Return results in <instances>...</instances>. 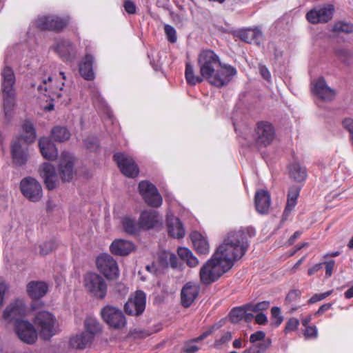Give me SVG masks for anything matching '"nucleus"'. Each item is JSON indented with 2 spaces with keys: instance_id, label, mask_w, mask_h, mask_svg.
I'll use <instances>...</instances> for the list:
<instances>
[{
  "instance_id": "ea45409f",
  "label": "nucleus",
  "mask_w": 353,
  "mask_h": 353,
  "mask_svg": "<svg viewBox=\"0 0 353 353\" xmlns=\"http://www.w3.org/2000/svg\"><path fill=\"white\" fill-rule=\"evenodd\" d=\"M272 344L270 339H267L260 343H252L248 348L245 350L243 353H265Z\"/></svg>"
},
{
  "instance_id": "e2e57ef3",
  "label": "nucleus",
  "mask_w": 353,
  "mask_h": 353,
  "mask_svg": "<svg viewBox=\"0 0 353 353\" xmlns=\"http://www.w3.org/2000/svg\"><path fill=\"white\" fill-rule=\"evenodd\" d=\"M332 303H327L323 304L321 306L319 307L318 310L314 313V316L318 317L321 316L323 313L329 310L332 308Z\"/></svg>"
},
{
  "instance_id": "7c9ffc66",
  "label": "nucleus",
  "mask_w": 353,
  "mask_h": 353,
  "mask_svg": "<svg viewBox=\"0 0 353 353\" xmlns=\"http://www.w3.org/2000/svg\"><path fill=\"white\" fill-rule=\"evenodd\" d=\"M92 341L91 334L83 332L71 337L69 343L72 348L83 350L90 345Z\"/></svg>"
},
{
  "instance_id": "bb28decb",
  "label": "nucleus",
  "mask_w": 353,
  "mask_h": 353,
  "mask_svg": "<svg viewBox=\"0 0 353 353\" xmlns=\"http://www.w3.org/2000/svg\"><path fill=\"white\" fill-rule=\"evenodd\" d=\"M157 222H123V229L128 234L137 235L141 230L153 228Z\"/></svg>"
},
{
  "instance_id": "5701e85b",
  "label": "nucleus",
  "mask_w": 353,
  "mask_h": 353,
  "mask_svg": "<svg viewBox=\"0 0 353 353\" xmlns=\"http://www.w3.org/2000/svg\"><path fill=\"white\" fill-rule=\"evenodd\" d=\"M134 248V245L131 241L121 239L114 240L110 246L111 253L117 256H127L130 254Z\"/></svg>"
},
{
  "instance_id": "412c9836",
  "label": "nucleus",
  "mask_w": 353,
  "mask_h": 353,
  "mask_svg": "<svg viewBox=\"0 0 353 353\" xmlns=\"http://www.w3.org/2000/svg\"><path fill=\"white\" fill-rule=\"evenodd\" d=\"M56 52L65 61H72L76 57V50L72 42L67 39H62L57 42Z\"/></svg>"
},
{
  "instance_id": "49530a36",
  "label": "nucleus",
  "mask_w": 353,
  "mask_h": 353,
  "mask_svg": "<svg viewBox=\"0 0 353 353\" xmlns=\"http://www.w3.org/2000/svg\"><path fill=\"white\" fill-rule=\"evenodd\" d=\"M270 303L268 301H263L255 304H246L245 307L248 311L253 312H262L270 307Z\"/></svg>"
},
{
  "instance_id": "603ef678",
  "label": "nucleus",
  "mask_w": 353,
  "mask_h": 353,
  "mask_svg": "<svg viewBox=\"0 0 353 353\" xmlns=\"http://www.w3.org/2000/svg\"><path fill=\"white\" fill-rule=\"evenodd\" d=\"M271 316L275 327H279L283 321V317L281 315V309L276 306L272 307Z\"/></svg>"
},
{
  "instance_id": "c85d7f7f",
  "label": "nucleus",
  "mask_w": 353,
  "mask_h": 353,
  "mask_svg": "<svg viewBox=\"0 0 353 353\" xmlns=\"http://www.w3.org/2000/svg\"><path fill=\"white\" fill-rule=\"evenodd\" d=\"M39 147L42 156L45 159L52 161L57 157V149L48 138H41L39 141Z\"/></svg>"
},
{
  "instance_id": "13d9d810",
  "label": "nucleus",
  "mask_w": 353,
  "mask_h": 353,
  "mask_svg": "<svg viewBox=\"0 0 353 353\" xmlns=\"http://www.w3.org/2000/svg\"><path fill=\"white\" fill-rule=\"evenodd\" d=\"M305 329L303 332V335L306 339L316 338L318 334L317 328L315 325H310L305 327Z\"/></svg>"
},
{
  "instance_id": "4d7b16f0",
  "label": "nucleus",
  "mask_w": 353,
  "mask_h": 353,
  "mask_svg": "<svg viewBox=\"0 0 353 353\" xmlns=\"http://www.w3.org/2000/svg\"><path fill=\"white\" fill-rule=\"evenodd\" d=\"M268 338L265 337V333L263 331H256L252 334L250 336V342L251 344L260 343L265 341Z\"/></svg>"
},
{
  "instance_id": "a211bd4d",
  "label": "nucleus",
  "mask_w": 353,
  "mask_h": 353,
  "mask_svg": "<svg viewBox=\"0 0 353 353\" xmlns=\"http://www.w3.org/2000/svg\"><path fill=\"white\" fill-rule=\"evenodd\" d=\"M334 7L329 5L319 9H313L308 12L306 18L309 22L315 24L318 23H327L333 15Z\"/></svg>"
},
{
  "instance_id": "423d86ee",
  "label": "nucleus",
  "mask_w": 353,
  "mask_h": 353,
  "mask_svg": "<svg viewBox=\"0 0 353 353\" xmlns=\"http://www.w3.org/2000/svg\"><path fill=\"white\" fill-rule=\"evenodd\" d=\"M98 270L106 279H117L119 276V269L117 261L108 254H101L96 259Z\"/></svg>"
},
{
  "instance_id": "72a5a7b5",
  "label": "nucleus",
  "mask_w": 353,
  "mask_h": 353,
  "mask_svg": "<svg viewBox=\"0 0 353 353\" xmlns=\"http://www.w3.org/2000/svg\"><path fill=\"white\" fill-rule=\"evenodd\" d=\"M159 262L163 267H171L173 269L178 267L179 263L176 256L174 253L168 251H162L159 253Z\"/></svg>"
},
{
  "instance_id": "a878e982",
  "label": "nucleus",
  "mask_w": 353,
  "mask_h": 353,
  "mask_svg": "<svg viewBox=\"0 0 353 353\" xmlns=\"http://www.w3.org/2000/svg\"><path fill=\"white\" fill-rule=\"evenodd\" d=\"M239 37L241 40L259 46L263 41V35L261 31L257 28H248L239 32Z\"/></svg>"
},
{
  "instance_id": "f3484780",
  "label": "nucleus",
  "mask_w": 353,
  "mask_h": 353,
  "mask_svg": "<svg viewBox=\"0 0 353 353\" xmlns=\"http://www.w3.org/2000/svg\"><path fill=\"white\" fill-rule=\"evenodd\" d=\"M74 174V158L68 152H63L59 165V174L63 182L72 180Z\"/></svg>"
},
{
  "instance_id": "473e14b6",
  "label": "nucleus",
  "mask_w": 353,
  "mask_h": 353,
  "mask_svg": "<svg viewBox=\"0 0 353 353\" xmlns=\"http://www.w3.org/2000/svg\"><path fill=\"white\" fill-rule=\"evenodd\" d=\"M179 257L190 268L196 267L199 261L192 252L185 247H179L176 250Z\"/></svg>"
},
{
  "instance_id": "20e7f679",
  "label": "nucleus",
  "mask_w": 353,
  "mask_h": 353,
  "mask_svg": "<svg viewBox=\"0 0 353 353\" xmlns=\"http://www.w3.org/2000/svg\"><path fill=\"white\" fill-rule=\"evenodd\" d=\"M33 323L39 332L40 337L43 340L50 339L57 332V319L48 311L38 312L33 319Z\"/></svg>"
},
{
  "instance_id": "c9c22d12",
  "label": "nucleus",
  "mask_w": 353,
  "mask_h": 353,
  "mask_svg": "<svg viewBox=\"0 0 353 353\" xmlns=\"http://www.w3.org/2000/svg\"><path fill=\"white\" fill-rule=\"evenodd\" d=\"M212 333V328L205 331L199 336L186 341L183 347V351L185 353L196 352L199 350V347L195 345V343L203 340L204 339L207 338L209 335H210Z\"/></svg>"
},
{
  "instance_id": "f8f14e48",
  "label": "nucleus",
  "mask_w": 353,
  "mask_h": 353,
  "mask_svg": "<svg viewBox=\"0 0 353 353\" xmlns=\"http://www.w3.org/2000/svg\"><path fill=\"white\" fill-rule=\"evenodd\" d=\"M29 145L22 139L14 138L11 143V156L12 163L16 166H23L28 162L29 154Z\"/></svg>"
},
{
  "instance_id": "7ed1b4c3",
  "label": "nucleus",
  "mask_w": 353,
  "mask_h": 353,
  "mask_svg": "<svg viewBox=\"0 0 353 353\" xmlns=\"http://www.w3.org/2000/svg\"><path fill=\"white\" fill-rule=\"evenodd\" d=\"M1 76L2 78L1 94L3 99V112L6 119L9 121L12 117V112L16 101L14 88L16 78L14 70L10 66L3 68Z\"/></svg>"
},
{
  "instance_id": "aec40b11",
  "label": "nucleus",
  "mask_w": 353,
  "mask_h": 353,
  "mask_svg": "<svg viewBox=\"0 0 353 353\" xmlns=\"http://www.w3.org/2000/svg\"><path fill=\"white\" fill-rule=\"evenodd\" d=\"M39 172L46 188L49 190H54L56 188L57 178L54 167L50 163H43L40 166Z\"/></svg>"
},
{
  "instance_id": "9b49d317",
  "label": "nucleus",
  "mask_w": 353,
  "mask_h": 353,
  "mask_svg": "<svg viewBox=\"0 0 353 353\" xmlns=\"http://www.w3.org/2000/svg\"><path fill=\"white\" fill-rule=\"evenodd\" d=\"M144 201L150 206L157 208L162 204V197L157 187L148 181H141L138 185Z\"/></svg>"
},
{
  "instance_id": "774afa93",
  "label": "nucleus",
  "mask_w": 353,
  "mask_h": 353,
  "mask_svg": "<svg viewBox=\"0 0 353 353\" xmlns=\"http://www.w3.org/2000/svg\"><path fill=\"white\" fill-rule=\"evenodd\" d=\"M151 334V332L147 330H134L133 335L135 338H145Z\"/></svg>"
},
{
  "instance_id": "de8ad7c7",
  "label": "nucleus",
  "mask_w": 353,
  "mask_h": 353,
  "mask_svg": "<svg viewBox=\"0 0 353 353\" xmlns=\"http://www.w3.org/2000/svg\"><path fill=\"white\" fill-rule=\"evenodd\" d=\"M159 214L154 209H149L141 212L139 221H159Z\"/></svg>"
},
{
  "instance_id": "09e8293b",
  "label": "nucleus",
  "mask_w": 353,
  "mask_h": 353,
  "mask_svg": "<svg viewBox=\"0 0 353 353\" xmlns=\"http://www.w3.org/2000/svg\"><path fill=\"white\" fill-rule=\"evenodd\" d=\"M86 149L92 152H96L99 148V141L95 137H88L83 140Z\"/></svg>"
},
{
  "instance_id": "f03ea898",
  "label": "nucleus",
  "mask_w": 353,
  "mask_h": 353,
  "mask_svg": "<svg viewBox=\"0 0 353 353\" xmlns=\"http://www.w3.org/2000/svg\"><path fill=\"white\" fill-rule=\"evenodd\" d=\"M198 65L203 78L218 88L228 85L236 74L234 67L222 65L219 56L210 50H203L199 54Z\"/></svg>"
},
{
  "instance_id": "37998d69",
  "label": "nucleus",
  "mask_w": 353,
  "mask_h": 353,
  "mask_svg": "<svg viewBox=\"0 0 353 353\" xmlns=\"http://www.w3.org/2000/svg\"><path fill=\"white\" fill-rule=\"evenodd\" d=\"M84 325L85 329L84 332L91 334L92 339H94L95 334L101 331L100 323L96 319L92 317H88L85 321Z\"/></svg>"
},
{
  "instance_id": "5fc2aeb1",
  "label": "nucleus",
  "mask_w": 353,
  "mask_h": 353,
  "mask_svg": "<svg viewBox=\"0 0 353 353\" xmlns=\"http://www.w3.org/2000/svg\"><path fill=\"white\" fill-rule=\"evenodd\" d=\"M164 30L168 40L172 43H175L177 40L175 29L172 26L167 24L164 26Z\"/></svg>"
},
{
  "instance_id": "2eb2a0df",
  "label": "nucleus",
  "mask_w": 353,
  "mask_h": 353,
  "mask_svg": "<svg viewBox=\"0 0 353 353\" xmlns=\"http://www.w3.org/2000/svg\"><path fill=\"white\" fill-rule=\"evenodd\" d=\"M113 158L125 176L134 178L139 174V168L132 157L125 153L118 152L114 154Z\"/></svg>"
},
{
  "instance_id": "1a4fd4ad",
  "label": "nucleus",
  "mask_w": 353,
  "mask_h": 353,
  "mask_svg": "<svg viewBox=\"0 0 353 353\" xmlns=\"http://www.w3.org/2000/svg\"><path fill=\"white\" fill-rule=\"evenodd\" d=\"M20 190L22 194L31 202H38L43 196L41 183L34 178L27 176L20 183Z\"/></svg>"
},
{
  "instance_id": "f704fd0d",
  "label": "nucleus",
  "mask_w": 353,
  "mask_h": 353,
  "mask_svg": "<svg viewBox=\"0 0 353 353\" xmlns=\"http://www.w3.org/2000/svg\"><path fill=\"white\" fill-rule=\"evenodd\" d=\"M23 134L15 138L22 139L24 142L32 143L36 139V131L33 124L30 121H25L22 125Z\"/></svg>"
},
{
  "instance_id": "3c124183",
  "label": "nucleus",
  "mask_w": 353,
  "mask_h": 353,
  "mask_svg": "<svg viewBox=\"0 0 353 353\" xmlns=\"http://www.w3.org/2000/svg\"><path fill=\"white\" fill-rule=\"evenodd\" d=\"M57 247V243L53 241L50 240L49 241H46L40 245V254L41 255H47L52 250H55Z\"/></svg>"
},
{
  "instance_id": "69168bd1",
  "label": "nucleus",
  "mask_w": 353,
  "mask_h": 353,
  "mask_svg": "<svg viewBox=\"0 0 353 353\" xmlns=\"http://www.w3.org/2000/svg\"><path fill=\"white\" fill-rule=\"evenodd\" d=\"M254 320L255 323L259 325H265L268 321L266 315L262 312L258 313L255 316Z\"/></svg>"
},
{
  "instance_id": "4468645a",
  "label": "nucleus",
  "mask_w": 353,
  "mask_h": 353,
  "mask_svg": "<svg viewBox=\"0 0 353 353\" xmlns=\"http://www.w3.org/2000/svg\"><path fill=\"white\" fill-rule=\"evenodd\" d=\"M28 308L23 299L17 298L6 306L3 312L2 317L9 323L22 320L27 314Z\"/></svg>"
},
{
  "instance_id": "ddd939ff",
  "label": "nucleus",
  "mask_w": 353,
  "mask_h": 353,
  "mask_svg": "<svg viewBox=\"0 0 353 353\" xmlns=\"http://www.w3.org/2000/svg\"><path fill=\"white\" fill-rule=\"evenodd\" d=\"M14 330L18 338L25 343L33 344L37 339V332L34 325L26 320H17Z\"/></svg>"
},
{
  "instance_id": "c756f323",
  "label": "nucleus",
  "mask_w": 353,
  "mask_h": 353,
  "mask_svg": "<svg viewBox=\"0 0 353 353\" xmlns=\"http://www.w3.org/2000/svg\"><path fill=\"white\" fill-rule=\"evenodd\" d=\"M301 188L298 185H292L290 188L288 193L287 203L283 212V219H288L293 208L296 205L297 198L299 195Z\"/></svg>"
},
{
  "instance_id": "f257e3e1",
  "label": "nucleus",
  "mask_w": 353,
  "mask_h": 353,
  "mask_svg": "<svg viewBox=\"0 0 353 353\" xmlns=\"http://www.w3.org/2000/svg\"><path fill=\"white\" fill-rule=\"evenodd\" d=\"M254 235L255 231L252 228H248L247 232L239 230L228 233L223 243L201 267L199 272L201 282L205 285H210L230 270L234 262L248 251L250 246L248 237Z\"/></svg>"
},
{
  "instance_id": "79ce46f5",
  "label": "nucleus",
  "mask_w": 353,
  "mask_h": 353,
  "mask_svg": "<svg viewBox=\"0 0 353 353\" xmlns=\"http://www.w3.org/2000/svg\"><path fill=\"white\" fill-rule=\"evenodd\" d=\"M70 133L65 128L56 126L51 131V137L52 140L57 142H63L70 139Z\"/></svg>"
},
{
  "instance_id": "a19ab883",
  "label": "nucleus",
  "mask_w": 353,
  "mask_h": 353,
  "mask_svg": "<svg viewBox=\"0 0 353 353\" xmlns=\"http://www.w3.org/2000/svg\"><path fill=\"white\" fill-rule=\"evenodd\" d=\"M168 230L169 235L173 238L181 239L185 234L182 222H168Z\"/></svg>"
},
{
  "instance_id": "9d476101",
  "label": "nucleus",
  "mask_w": 353,
  "mask_h": 353,
  "mask_svg": "<svg viewBox=\"0 0 353 353\" xmlns=\"http://www.w3.org/2000/svg\"><path fill=\"white\" fill-rule=\"evenodd\" d=\"M104 321L112 328L121 330L126 325V319L123 312L117 307L106 305L101 310Z\"/></svg>"
},
{
  "instance_id": "cd10ccee",
  "label": "nucleus",
  "mask_w": 353,
  "mask_h": 353,
  "mask_svg": "<svg viewBox=\"0 0 353 353\" xmlns=\"http://www.w3.org/2000/svg\"><path fill=\"white\" fill-rule=\"evenodd\" d=\"M48 290L46 283L42 281H30L27 285L28 294L33 299H39L46 295Z\"/></svg>"
},
{
  "instance_id": "338daca9",
  "label": "nucleus",
  "mask_w": 353,
  "mask_h": 353,
  "mask_svg": "<svg viewBox=\"0 0 353 353\" xmlns=\"http://www.w3.org/2000/svg\"><path fill=\"white\" fill-rule=\"evenodd\" d=\"M259 72L264 79L270 81L271 75L268 69L265 65H259Z\"/></svg>"
},
{
  "instance_id": "b1692460",
  "label": "nucleus",
  "mask_w": 353,
  "mask_h": 353,
  "mask_svg": "<svg viewBox=\"0 0 353 353\" xmlns=\"http://www.w3.org/2000/svg\"><path fill=\"white\" fill-rule=\"evenodd\" d=\"M254 204L256 211L262 214L269 212L271 198L270 193L265 190H258L254 196Z\"/></svg>"
},
{
  "instance_id": "393cba45",
  "label": "nucleus",
  "mask_w": 353,
  "mask_h": 353,
  "mask_svg": "<svg viewBox=\"0 0 353 353\" xmlns=\"http://www.w3.org/2000/svg\"><path fill=\"white\" fill-rule=\"evenodd\" d=\"M190 239L196 252L199 255H207L210 252L208 239L201 233L194 231L190 234Z\"/></svg>"
},
{
  "instance_id": "dca6fc26",
  "label": "nucleus",
  "mask_w": 353,
  "mask_h": 353,
  "mask_svg": "<svg viewBox=\"0 0 353 353\" xmlns=\"http://www.w3.org/2000/svg\"><path fill=\"white\" fill-rule=\"evenodd\" d=\"M145 303V294L141 290H137L125 303L124 310L129 315L139 316L144 312Z\"/></svg>"
},
{
  "instance_id": "8fccbe9b",
  "label": "nucleus",
  "mask_w": 353,
  "mask_h": 353,
  "mask_svg": "<svg viewBox=\"0 0 353 353\" xmlns=\"http://www.w3.org/2000/svg\"><path fill=\"white\" fill-rule=\"evenodd\" d=\"M333 32L339 33V32H345L347 34L353 32V26L350 23H343L342 21H339L333 27Z\"/></svg>"
},
{
  "instance_id": "2f4dec72",
  "label": "nucleus",
  "mask_w": 353,
  "mask_h": 353,
  "mask_svg": "<svg viewBox=\"0 0 353 353\" xmlns=\"http://www.w3.org/2000/svg\"><path fill=\"white\" fill-rule=\"evenodd\" d=\"M93 57L90 54H86L82 63L79 65V73L81 76L88 81L94 78L92 69Z\"/></svg>"
},
{
  "instance_id": "bf43d9fd",
  "label": "nucleus",
  "mask_w": 353,
  "mask_h": 353,
  "mask_svg": "<svg viewBox=\"0 0 353 353\" xmlns=\"http://www.w3.org/2000/svg\"><path fill=\"white\" fill-rule=\"evenodd\" d=\"M232 338V335L230 332H226L224 333L219 339H216L214 341V346L219 347L223 344L229 342Z\"/></svg>"
},
{
  "instance_id": "6e6552de",
  "label": "nucleus",
  "mask_w": 353,
  "mask_h": 353,
  "mask_svg": "<svg viewBox=\"0 0 353 353\" xmlns=\"http://www.w3.org/2000/svg\"><path fill=\"white\" fill-rule=\"evenodd\" d=\"M254 139L258 146L266 147L270 145L275 138V129L268 121H259L255 128Z\"/></svg>"
},
{
  "instance_id": "e433bc0d",
  "label": "nucleus",
  "mask_w": 353,
  "mask_h": 353,
  "mask_svg": "<svg viewBox=\"0 0 353 353\" xmlns=\"http://www.w3.org/2000/svg\"><path fill=\"white\" fill-rule=\"evenodd\" d=\"M301 296V292L299 290H290L285 299V304L292 311L296 310L300 307L299 305Z\"/></svg>"
},
{
  "instance_id": "052dcab7",
  "label": "nucleus",
  "mask_w": 353,
  "mask_h": 353,
  "mask_svg": "<svg viewBox=\"0 0 353 353\" xmlns=\"http://www.w3.org/2000/svg\"><path fill=\"white\" fill-rule=\"evenodd\" d=\"M323 265H325V277L329 278L332 276L333 270L335 266V261L334 260H330L328 261H325L323 263Z\"/></svg>"
},
{
  "instance_id": "a18cd8bd",
  "label": "nucleus",
  "mask_w": 353,
  "mask_h": 353,
  "mask_svg": "<svg viewBox=\"0 0 353 353\" xmlns=\"http://www.w3.org/2000/svg\"><path fill=\"white\" fill-rule=\"evenodd\" d=\"M248 310L245 305L234 307L230 312L229 316L232 323H238L243 320Z\"/></svg>"
},
{
  "instance_id": "4be33fe9",
  "label": "nucleus",
  "mask_w": 353,
  "mask_h": 353,
  "mask_svg": "<svg viewBox=\"0 0 353 353\" xmlns=\"http://www.w3.org/2000/svg\"><path fill=\"white\" fill-rule=\"evenodd\" d=\"M314 92L319 99L324 101H332L336 95L335 91L330 88L323 78H319L314 86Z\"/></svg>"
},
{
  "instance_id": "58836bf2",
  "label": "nucleus",
  "mask_w": 353,
  "mask_h": 353,
  "mask_svg": "<svg viewBox=\"0 0 353 353\" xmlns=\"http://www.w3.org/2000/svg\"><path fill=\"white\" fill-rule=\"evenodd\" d=\"M335 55L346 66L353 64V52L347 48H338L334 50Z\"/></svg>"
},
{
  "instance_id": "39448f33",
  "label": "nucleus",
  "mask_w": 353,
  "mask_h": 353,
  "mask_svg": "<svg viewBox=\"0 0 353 353\" xmlns=\"http://www.w3.org/2000/svg\"><path fill=\"white\" fill-rule=\"evenodd\" d=\"M68 17H60L56 15L40 16L34 21L37 28L41 31L48 30L59 32L62 31L68 24Z\"/></svg>"
},
{
  "instance_id": "4c0bfd02",
  "label": "nucleus",
  "mask_w": 353,
  "mask_h": 353,
  "mask_svg": "<svg viewBox=\"0 0 353 353\" xmlns=\"http://www.w3.org/2000/svg\"><path fill=\"white\" fill-rule=\"evenodd\" d=\"M289 172L290 177L297 182L303 181L307 176L305 168L301 167L298 163H294L290 165Z\"/></svg>"
},
{
  "instance_id": "680f3d73",
  "label": "nucleus",
  "mask_w": 353,
  "mask_h": 353,
  "mask_svg": "<svg viewBox=\"0 0 353 353\" xmlns=\"http://www.w3.org/2000/svg\"><path fill=\"white\" fill-rule=\"evenodd\" d=\"M125 10L130 14L136 13V6L134 3L130 0H127L124 2Z\"/></svg>"
},
{
  "instance_id": "864d4df0",
  "label": "nucleus",
  "mask_w": 353,
  "mask_h": 353,
  "mask_svg": "<svg viewBox=\"0 0 353 353\" xmlns=\"http://www.w3.org/2000/svg\"><path fill=\"white\" fill-rule=\"evenodd\" d=\"M333 293V290H328L323 293L314 294L311 296V298L308 300V304H314L319 301H323L327 297L330 296Z\"/></svg>"
},
{
  "instance_id": "6e6d98bb",
  "label": "nucleus",
  "mask_w": 353,
  "mask_h": 353,
  "mask_svg": "<svg viewBox=\"0 0 353 353\" xmlns=\"http://www.w3.org/2000/svg\"><path fill=\"white\" fill-rule=\"evenodd\" d=\"M299 325V319H297L296 318H290L286 322L284 332L285 333H288L290 332L295 331L298 329Z\"/></svg>"
},
{
  "instance_id": "0e129e2a",
  "label": "nucleus",
  "mask_w": 353,
  "mask_h": 353,
  "mask_svg": "<svg viewBox=\"0 0 353 353\" xmlns=\"http://www.w3.org/2000/svg\"><path fill=\"white\" fill-rule=\"evenodd\" d=\"M7 285L4 281L0 282V309L3 305L5 294L7 290Z\"/></svg>"
},
{
  "instance_id": "6ab92c4d",
  "label": "nucleus",
  "mask_w": 353,
  "mask_h": 353,
  "mask_svg": "<svg viewBox=\"0 0 353 353\" xmlns=\"http://www.w3.org/2000/svg\"><path fill=\"white\" fill-rule=\"evenodd\" d=\"M200 288L192 282L187 283L181 291V302L184 307H189L198 296Z\"/></svg>"
},
{
  "instance_id": "c03bdc74",
  "label": "nucleus",
  "mask_w": 353,
  "mask_h": 353,
  "mask_svg": "<svg viewBox=\"0 0 353 353\" xmlns=\"http://www.w3.org/2000/svg\"><path fill=\"white\" fill-rule=\"evenodd\" d=\"M185 76L187 83L190 85H194L196 83H201L203 81V77L195 76L192 65L187 63L185 65Z\"/></svg>"
},
{
  "instance_id": "0eeeda50",
  "label": "nucleus",
  "mask_w": 353,
  "mask_h": 353,
  "mask_svg": "<svg viewBox=\"0 0 353 353\" xmlns=\"http://www.w3.org/2000/svg\"><path fill=\"white\" fill-rule=\"evenodd\" d=\"M84 286L94 296L103 299L107 293L105 281L98 274L89 272L84 276Z\"/></svg>"
}]
</instances>
